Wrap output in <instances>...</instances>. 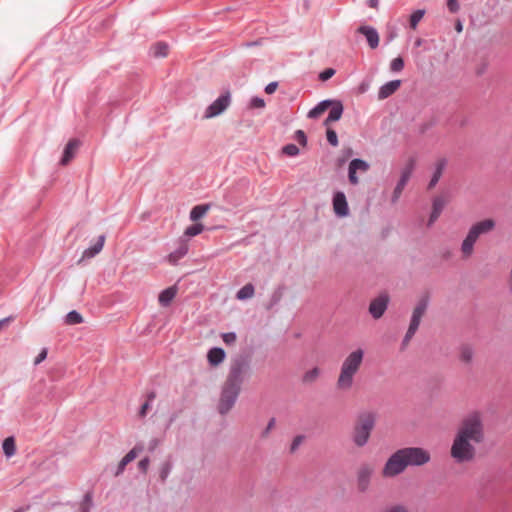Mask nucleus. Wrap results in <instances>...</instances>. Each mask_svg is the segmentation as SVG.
<instances>
[{
    "label": "nucleus",
    "mask_w": 512,
    "mask_h": 512,
    "mask_svg": "<svg viewBox=\"0 0 512 512\" xmlns=\"http://www.w3.org/2000/svg\"><path fill=\"white\" fill-rule=\"evenodd\" d=\"M486 439L484 415L480 411H472L460 421L455 432L450 456L458 463H470L477 454L476 445Z\"/></svg>",
    "instance_id": "1"
},
{
    "label": "nucleus",
    "mask_w": 512,
    "mask_h": 512,
    "mask_svg": "<svg viewBox=\"0 0 512 512\" xmlns=\"http://www.w3.org/2000/svg\"><path fill=\"white\" fill-rule=\"evenodd\" d=\"M247 373V366L244 362L237 361L232 364L228 377L224 383L218 409L221 414L227 413L234 405L240 389L241 384Z\"/></svg>",
    "instance_id": "2"
},
{
    "label": "nucleus",
    "mask_w": 512,
    "mask_h": 512,
    "mask_svg": "<svg viewBox=\"0 0 512 512\" xmlns=\"http://www.w3.org/2000/svg\"><path fill=\"white\" fill-rule=\"evenodd\" d=\"M364 360V350L357 348L351 351L343 360L336 380V388L341 392L352 389L355 376L360 371Z\"/></svg>",
    "instance_id": "3"
},
{
    "label": "nucleus",
    "mask_w": 512,
    "mask_h": 512,
    "mask_svg": "<svg viewBox=\"0 0 512 512\" xmlns=\"http://www.w3.org/2000/svg\"><path fill=\"white\" fill-rule=\"evenodd\" d=\"M377 415L371 411L361 412L355 421L353 427V442L357 447L365 446L375 427Z\"/></svg>",
    "instance_id": "4"
},
{
    "label": "nucleus",
    "mask_w": 512,
    "mask_h": 512,
    "mask_svg": "<svg viewBox=\"0 0 512 512\" xmlns=\"http://www.w3.org/2000/svg\"><path fill=\"white\" fill-rule=\"evenodd\" d=\"M495 228L493 219H484L471 226L467 236L462 242L461 253L463 259H468L474 252V244L481 235L491 232Z\"/></svg>",
    "instance_id": "5"
},
{
    "label": "nucleus",
    "mask_w": 512,
    "mask_h": 512,
    "mask_svg": "<svg viewBox=\"0 0 512 512\" xmlns=\"http://www.w3.org/2000/svg\"><path fill=\"white\" fill-rule=\"evenodd\" d=\"M407 468V462L401 452L397 450L386 461L383 469L382 476L385 478L395 477L401 474Z\"/></svg>",
    "instance_id": "6"
},
{
    "label": "nucleus",
    "mask_w": 512,
    "mask_h": 512,
    "mask_svg": "<svg viewBox=\"0 0 512 512\" xmlns=\"http://www.w3.org/2000/svg\"><path fill=\"white\" fill-rule=\"evenodd\" d=\"M407 466H421L428 463L431 459L430 453L421 447H407L400 449Z\"/></svg>",
    "instance_id": "7"
},
{
    "label": "nucleus",
    "mask_w": 512,
    "mask_h": 512,
    "mask_svg": "<svg viewBox=\"0 0 512 512\" xmlns=\"http://www.w3.org/2000/svg\"><path fill=\"white\" fill-rule=\"evenodd\" d=\"M427 305H428L427 300L422 299L414 308L409 328H408L407 333L403 340L404 345H407L409 343V341L411 340V338L416 333V331L420 325L421 319L427 309Z\"/></svg>",
    "instance_id": "8"
},
{
    "label": "nucleus",
    "mask_w": 512,
    "mask_h": 512,
    "mask_svg": "<svg viewBox=\"0 0 512 512\" xmlns=\"http://www.w3.org/2000/svg\"><path fill=\"white\" fill-rule=\"evenodd\" d=\"M375 472V467L371 463H362L356 472V485L360 492H366L371 484V479Z\"/></svg>",
    "instance_id": "9"
},
{
    "label": "nucleus",
    "mask_w": 512,
    "mask_h": 512,
    "mask_svg": "<svg viewBox=\"0 0 512 512\" xmlns=\"http://www.w3.org/2000/svg\"><path fill=\"white\" fill-rule=\"evenodd\" d=\"M231 103L230 93L226 92L219 96L211 105H209L204 113V119H210L224 112Z\"/></svg>",
    "instance_id": "10"
},
{
    "label": "nucleus",
    "mask_w": 512,
    "mask_h": 512,
    "mask_svg": "<svg viewBox=\"0 0 512 512\" xmlns=\"http://www.w3.org/2000/svg\"><path fill=\"white\" fill-rule=\"evenodd\" d=\"M369 169V165L367 162L361 159H353L349 164L348 169V178L349 182L353 185H357L359 183V179L356 175L358 171L365 173Z\"/></svg>",
    "instance_id": "11"
},
{
    "label": "nucleus",
    "mask_w": 512,
    "mask_h": 512,
    "mask_svg": "<svg viewBox=\"0 0 512 512\" xmlns=\"http://www.w3.org/2000/svg\"><path fill=\"white\" fill-rule=\"evenodd\" d=\"M357 33L363 35L366 38V41L371 49H376L379 46V33L374 27L361 25L357 29Z\"/></svg>",
    "instance_id": "12"
},
{
    "label": "nucleus",
    "mask_w": 512,
    "mask_h": 512,
    "mask_svg": "<svg viewBox=\"0 0 512 512\" xmlns=\"http://www.w3.org/2000/svg\"><path fill=\"white\" fill-rule=\"evenodd\" d=\"M333 210L339 217H345L349 214V207L346 196L343 192H336L333 196Z\"/></svg>",
    "instance_id": "13"
},
{
    "label": "nucleus",
    "mask_w": 512,
    "mask_h": 512,
    "mask_svg": "<svg viewBox=\"0 0 512 512\" xmlns=\"http://www.w3.org/2000/svg\"><path fill=\"white\" fill-rule=\"evenodd\" d=\"M388 297L385 295H381L374 299L369 306V312L375 319H379L382 317L384 312L387 309Z\"/></svg>",
    "instance_id": "14"
},
{
    "label": "nucleus",
    "mask_w": 512,
    "mask_h": 512,
    "mask_svg": "<svg viewBox=\"0 0 512 512\" xmlns=\"http://www.w3.org/2000/svg\"><path fill=\"white\" fill-rule=\"evenodd\" d=\"M401 81L400 80H393L390 82H387L383 86L380 87L378 92V99L384 100L394 94L400 87Z\"/></svg>",
    "instance_id": "15"
},
{
    "label": "nucleus",
    "mask_w": 512,
    "mask_h": 512,
    "mask_svg": "<svg viewBox=\"0 0 512 512\" xmlns=\"http://www.w3.org/2000/svg\"><path fill=\"white\" fill-rule=\"evenodd\" d=\"M79 146H80V142L76 139H71L67 143V145L64 149L63 157L61 159L62 165H67L73 159Z\"/></svg>",
    "instance_id": "16"
},
{
    "label": "nucleus",
    "mask_w": 512,
    "mask_h": 512,
    "mask_svg": "<svg viewBox=\"0 0 512 512\" xmlns=\"http://www.w3.org/2000/svg\"><path fill=\"white\" fill-rule=\"evenodd\" d=\"M332 108L328 117L324 120L323 125L328 127L332 122L338 121L343 114V105L341 102H332Z\"/></svg>",
    "instance_id": "17"
},
{
    "label": "nucleus",
    "mask_w": 512,
    "mask_h": 512,
    "mask_svg": "<svg viewBox=\"0 0 512 512\" xmlns=\"http://www.w3.org/2000/svg\"><path fill=\"white\" fill-rule=\"evenodd\" d=\"M178 292V288L174 285L164 289L158 297L159 304L163 307H167L174 300Z\"/></svg>",
    "instance_id": "18"
},
{
    "label": "nucleus",
    "mask_w": 512,
    "mask_h": 512,
    "mask_svg": "<svg viewBox=\"0 0 512 512\" xmlns=\"http://www.w3.org/2000/svg\"><path fill=\"white\" fill-rule=\"evenodd\" d=\"M415 167H416V158L409 157L401 170V176H400L399 180L402 181V183L407 184Z\"/></svg>",
    "instance_id": "19"
},
{
    "label": "nucleus",
    "mask_w": 512,
    "mask_h": 512,
    "mask_svg": "<svg viewBox=\"0 0 512 512\" xmlns=\"http://www.w3.org/2000/svg\"><path fill=\"white\" fill-rule=\"evenodd\" d=\"M188 250V244L186 242L181 243L175 251L167 256L168 262L172 265L177 264V262L187 254Z\"/></svg>",
    "instance_id": "20"
},
{
    "label": "nucleus",
    "mask_w": 512,
    "mask_h": 512,
    "mask_svg": "<svg viewBox=\"0 0 512 512\" xmlns=\"http://www.w3.org/2000/svg\"><path fill=\"white\" fill-rule=\"evenodd\" d=\"M446 202L442 197H437L433 201L432 212L429 218V225L433 224L440 216Z\"/></svg>",
    "instance_id": "21"
},
{
    "label": "nucleus",
    "mask_w": 512,
    "mask_h": 512,
    "mask_svg": "<svg viewBox=\"0 0 512 512\" xmlns=\"http://www.w3.org/2000/svg\"><path fill=\"white\" fill-rule=\"evenodd\" d=\"M105 239L106 238L104 235L99 236L97 242L93 246L84 250L82 257L83 258H92L95 255H97L98 253H100L101 250L103 249Z\"/></svg>",
    "instance_id": "22"
},
{
    "label": "nucleus",
    "mask_w": 512,
    "mask_h": 512,
    "mask_svg": "<svg viewBox=\"0 0 512 512\" xmlns=\"http://www.w3.org/2000/svg\"><path fill=\"white\" fill-rule=\"evenodd\" d=\"M446 167V160L445 159H439L436 162L435 171L434 174L428 184V188L432 189L439 181V179L442 176V173Z\"/></svg>",
    "instance_id": "23"
},
{
    "label": "nucleus",
    "mask_w": 512,
    "mask_h": 512,
    "mask_svg": "<svg viewBox=\"0 0 512 512\" xmlns=\"http://www.w3.org/2000/svg\"><path fill=\"white\" fill-rule=\"evenodd\" d=\"M207 358L212 366H217L225 359V352L221 348H212L209 350Z\"/></svg>",
    "instance_id": "24"
},
{
    "label": "nucleus",
    "mask_w": 512,
    "mask_h": 512,
    "mask_svg": "<svg viewBox=\"0 0 512 512\" xmlns=\"http://www.w3.org/2000/svg\"><path fill=\"white\" fill-rule=\"evenodd\" d=\"M331 104L332 101L330 100H324L320 102L317 106L308 112V117L311 119L319 118L331 106Z\"/></svg>",
    "instance_id": "25"
},
{
    "label": "nucleus",
    "mask_w": 512,
    "mask_h": 512,
    "mask_svg": "<svg viewBox=\"0 0 512 512\" xmlns=\"http://www.w3.org/2000/svg\"><path fill=\"white\" fill-rule=\"evenodd\" d=\"M3 452L7 457H12L16 453V443L14 437H7L3 441Z\"/></svg>",
    "instance_id": "26"
},
{
    "label": "nucleus",
    "mask_w": 512,
    "mask_h": 512,
    "mask_svg": "<svg viewBox=\"0 0 512 512\" xmlns=\"http://www.w3.org/2000/svg\"><path fill=\"white\" fill-rule=\"evenodd\" d=\"M209 210V205H197L192 208L190 212V219L192 221H197L202 218L207 211Z\"/></svg>",
    "instance_id": "27"
},
{
    "label": "nucleus",
    "mask_w": 512,
    "mask_h": 512,
    "mask_svg": "<svg viewBox=\"0 0 512 512\" xmlns=\"http://www.w3.org/2000/svg\"><path fill=\"white\" fill-rule=\"evenodd\" d=\"M320 375V369L317 367H314L304 373L302 376V382L305 384H311L315 382Z\"/></svg>",
    "instance_id": "28"
},
{
    "label": "nucleus",
    "mask_w": 512,
    "mask_h": 512,
    "mask_svg": "<svg viewBox=\"0 0 512 512\" xmlns=\"http://www.w3.org/2000/svg\"><path fill=\"white\" fill-rule=\"evenodd\" d=\"M254 295V287L252 284L248 283L245 286H243L238 292H237V299L239 300H245L252 298Z\"/></svg>",
    "instance_id": "29"
},
{
    "label": "nucleus",
    "mask_w": 512,
    "mask_h": 512,
    "mask_svg": "<svg viewBox=\"0 0 512 512\" xmlns=\"http://www.w3.org/2000/svg\"><path fill=\"white\" fill-rule=\"evenodd\" d=\"M168 45L163 42H158L152 47L153 55L155 57H166L168 55Z\"/></svg>",
    "instance_id": "30"
},
{
    "label": "nucleus",
    "mask_w": 512,
    "mask_h": 512,
    "mask_svg": "<svg viewBox=\"0 0 512 512\" xmlns=\"http://www.w3.org/2000/svg\"><path fill=\"white\" fill-rule=\"evenodd\" d=\"M473 355H474V352L471 347H469V346L461 347L459 357L463 363H466V364L471 363V361L473 359Z\"/></svg>",
    "instance_id": "31"
},
{
    "label": "nucleus",
    "mask_w": 512,
    "mask_h": 512,
    "mask_svg": "<svg viewBox=\"0 0 512 512\" xmlns=\"http://www.w3.org/2000/svg\"><path fill=\"white\" fill-rule=\"evenodd\" d=\"M65 322L68 325L80 324L83 322V317L80 313L73 310L66 315Z\"/></svg>",
    "instance_id": "32"
},
{
    "label": "nucleus",
    "mask_w": 512,
    "mask_h": 512,
    "mask_svg": "<svg viewBox=\"0 0 512 512\" xmlns=\"http://www.w3.org/2000/svg\"><path fill=\"white\" fill-rule=\"evenodd\" d=\"M425 14L424 10H416L410 16V26L412 29H416L418 23L422 20Z\"/></svg>",
    "instance_id": "33"
},
{
    "label": "nucleus",
    "mask_w": 512,
    "mask_h": 512,
    "mask_svg": "<svg viewBox=\"0 0 512 512\" xmlns=\"http://www.w3.org/2000/svg\"><path fill=\"white\" fill-rule=\"evenodd\" d=\"M204 230V226L201 223H196L186 228L185 235L189 237H194L200 234Z\"/></svg>",
    "instance_id": "34"
},
{
    "label": "nucleus",
    "mask_w": 512,
    "mask_h": 512,
    "mask_svg": "<svg viewBox=\"0 0 512 512\" xmlns=\"http://www.w3.org/2000/svg\"><path fill=\"white\" fill-rule=\"evenodd\" d=\"M326 128H327V130H326L327 141L334 147L338 146L339 142H338V137H337L335 130L331 129L329 126Z\"/></svg>",
    "instance_id": "35"
},
{
    "label": "nucleus",
    "mask_w": 512,
    "mask_h": 512,
    "mask_svg": "<svg viewBox=\"0 0 512 512\" xmlns=\"http://www.w3.org/2000/svg\"><path fill=\"white\" fill-rule=\"evenodd\" d=\"M404 68V61L401 57L394 58L390 63L393 72H400Z\"/></svg>",
    "instance_id": "36"
},
{
    "label": "nucleus",
    "mask_w": 512,
    "mask_h": 512,
    "mask_svg": "<svg viewBox=\"0 0 512 512\" xmlns=\"http://www.w3.org/2000/svg\"><path fill=\"white\" fill-rule=\"evenodd\" d=\"M405 186H406V183H402V181H400V180L398 181V183L393 191L392 202H396L399 199Z\"/></svg>",
    "instance_id": "37"
},
{
    "label": "nucleus",
    "mask_w": 512,
    "mask_h": 512,
    "mask_svg": "<svg viewBox=\"0 0 512 512\" xmlns=\"http://www.w3.org/2000/svg\"><path fill=\"white\" fill-rule=\"evenodd\" d=\"M141 451H142V447L135 446L123 458H125V460L128 461V463H130L138 456V454Z\"/></svg>",
    "instance_id": "38"
},
{
    "label": "nucleus",
    "mask_w": 512,
    "mask_h": 512,
    "mask_svg": "<svg viewBox=\"0 0 512 512\" xmlns=\"http://www.w3.org/2000/svg\"><path fill=\"white\" fill-rule=\"evenodd\" d=\"M141 451H142V447L135 446L123 458H125V460L128 461V463H130L138 456V454Z\"/></svg>",
    "instance_id": "39"
},
{
    "label": "nucleus",
    "mask_w": 512,
    "mask_h": 512,
    "mask_svg": "<svg viewBox=\"0 0 512 512\" xmlns=\"http://www.w3.org/2000/svg\"><path fill=\"white\" fill-rule=\"evenodd\" d=\"M155 398V393H150L148 395V400L142 405L140 411H139V415L141 417H144L148 411V409L150 408V401H152L153 399Z\"/></svg>",
    "instance_id": "40"
},
{
    "label": "nucleus",
    "mask_w": 512,
    "mask_h": 512,
    "mask_svg": "<svg viewBox=\"0 0 512 512\" xmlns=\"http://www.w3.org/2000/svg\"><path fill=\"white\" fill-rule=\"evenodd\" d=\"M283 153L288 156H296L299 153V148L294 144H288L283 147Z\"/></svg>",
    "instance_id": "41"
},
{
    "label": "nucleus",
    "mask_w": 512,
    "mask_h": 512,
    "mask_svg": "<svg viewBox=\"0 0 512 512\" xmlns=\"http://www.w3.org/2000/svg\"><path fill=\"white\" fill-rule=\"evenodd\" d=\"M222 340L226 345H233L237 340V336L233 332L224 333L222 334Z\"/></svg>",
    "instance_id": "42"
},
{
    "label": "nucleus",
    "mask_w": 512,
    "mask_h": 512,
    "mask_svg": "<svg viewBox=\"0 0 512 512\" xmlns=\"http://www.w3.org/2000/svg\"><path fill=\"white\" fill-rule=\"evenodd\" d=\"M275 424H276V421L274 418H271L266 426V428L261 432V438L265 439L269 436V433L271 432V430L274 429L275 427Z\"/></svg>",
    "instance_id": "43"
},
{
    "label": "nucleus",
    "mask_w": 512,
    "mask_h": 512,
    "mask_svg": "<svg viewBox=\"0 0 512 512\" xmlns=\"http://www.w3.org/2000/svg\"><path fill=\"white\" fill-rule=\"evenodd\" d=\"M251 108L261 109L265 107V101L262 98L254 97L250 102Z\"/></svg>",
    "instance_id": "44"
},
{
    "label": "nucleus",
    "mask_w": 512,
    "mask_h": 512,
    "mask_svg": "<svg viewBox=\"0 0 512 512\" xmlns=\"http://www.w3.org/2000/svg\"><path fill=\"white\" fill-rule=\"evenodd\" d=\"M92 504V497L89 493H87L84 497L81 510L82 512H88Z\"/></svg>",
    "instance_id": "45"
},
{
    "label": "nucleus",
    "mask_w": 512,
    "mask_h": 512,
    "mask_svg": "<svg viewBox=\"0 0 512 512\" xmlns=\"http://www.w3.org/2000/svg\"><path fill=\"white\" fill-rule=\"evenodd\" d=\"M303 436H296L293 441H292V444L290 446V452L291 453H294L298 447L301 445V443L303 442Z\"/></svg>",
    "instance_id": "46"
},
{
    "label": "nucleus",
    "mask_w": 512,
    "mask_h": 512,
    "mask_svg": "<svg viewBox=\"0 0 512 512\" xmlns=\"http://www.w3.org/2000/svg\"><path fill=\"white\" fill-rule=\"evenodd\" d=\"M335 74V70L332 68L325 69L323 72L320 73V79L322 81H326L330 79Z\"/></svg>",
    "instance_id": "47"
},
{
    "label": "nucleus",
    "mask_w": 512,
    "mask_h": 512,
    "mask_svg": "<svg viewBox=\"0 0 512 512\" xmlns=\"http://www.w3.org/2000/svg\"><path fill=\"white\" fill-rule=\"evenodd\" d=\"M447 7L450 12L456 13L459 10L458 0H447Z\"/></svg>",
    "instance_id": "48"
},
{
    "label": "nucleus",
    "mask_w": 512,
    "mask_h": 512,
    "mask_svg": "<svg viewBox=\"0 0 512 512\" xmlns=\"http://www.w3.org/2000/svg\"><path fill=\"white\" fill-rule=\"evenodd\" d=\"M48 350L46 348H43L41 352L38 354V356L34 360V365H38L41 362H43L47 357Z\"/></svg>",
    "instance_id": "49"
},
{
    "label": "nucleus",
    "mask_w": 512,
    "mask_h": 512,
    "mask_svg": "<svg viewBox=\"0 0 512 512\" xmlns=\"http://www.w3.org/2000/svg\"><path fill=\"white\" fill-rule=\"evenodd\" d=\"M296 139H297V141H298L301 145H303V146H305V145H306V142H307L306 135H305V133H304L302 130H298V131L296 132Z\"/></svg>",
    "instance_id": "50"
},
{
    "label": "nucleus",
    "mask_w": 512,
    "mask_h": 512,
    "mask_svg": "<svg viewBox=\"0 0 512 512\" xmlns=\"http://www.w3.org/2000/svg\"><path fill=\"white\" fill-rule=\"evenodd\" d=\"M277 87H278L277 82H271L265 87V92L267 94H273L276 91Z\"/></svg>",
    "instance_id": "51"
},
{
    "label": "nucleus",
    "mask_w": 512,
    "mask_h": 512,
    "mask_svg": "<svg viewBox=\"0 0 512 512\" xmlns=\"http://www.w3.org/2000/svg\"><path fill=\"white\" fill-rule=\"evenodd\" d=\"M128 464H129L128 461H126L125 458H122V460L118 464V469H117L115 475L116 476L120 475L124 471L126 465H128Z\"/></svg>",
    "instance_id": "52"
},
{
    "label": "nucleus",
    "mask_w": 512,
    "mask_h": 512,
    "mask_svg": "<svg viewBox=\"0 0 512 512\" xmlns=\"http://www.w3.org/2000/svg\"><path fill=\"white\" fill-rule=\"evenodd\" d=\"M149 466V459L144 458L138 463V467L142 472H146Z\"/></svg>",
    "instance_id": "53"
},
{
    "label": "nucleus",
    "mask_w": 512,
    "mask_h": 512,
    "mask_svg": "<svg viewBox=\"0 0 512 512\" xmlns=\"http://www.w3.org/2000/svg\"><path fill=\"white\" fill-rule=\"evenodd\" d=\"M387 512H409V511L403 506H394V507L390 508Z\"/></svg>",
    "instance_id": "54"
},
{
    "label": "nucleus",
    "mask_w": 512,
    "mask_h": 512,
    "mask_svg": "<svg viewBox=\"0 0 512 512\" xmlns=\"http://www.w3.org/2000/svg\"><path fill=\"white\" fill-rule=\"evenodd\" d=\"M455 30L458 32V33H461L463 31V24L460 20H457L456 21V24H455Z\"/></svg>",
    "instance_id": "55"
},
{
    "label": "nucleus",
    "mask_w": 512,
    "mask_h": 512,
    "mask_svg": "<svg viewBox=\"0 0 512 512\" xmlns=\"http://www.w3.org/2000/svg\"><path fill=\"white\" fill-rule=\"evenodd\" d=\"M369 6L373 9L378 8L379 0H369L368 2Z\"/></svg>",
    "instance_id": "56"
},
{
    "label": "nucleus",
    "mask_w": 512,
    "mask_h": 512,
    "mask_svg": "<svg viewBox=\"0 0 512 512\" xmlns=\"http://www.w3.org/2000/svg\"><path fill=\"white\" fill-rule=\"evenodd\" d=\"M168 473H169V467H168V466H166V467L162 470V472H161V478L164 480V479L167 477Z\"/></svg>",
    "instance_id": "57"
},
{
    "label": "nucleus",
    "mask_w": 512,
    "mask_h": 512,
    "mask_svg": "<svg viewBox=\"0 0 512 512\" xmlns=\"http://www.w3.org/2000/svg\"><path fill=\"white\" fill-rule=\"evenodd\" d=\"M422 43H423V39H421V38H417V39L415 40V43H414V44H415V46H416V47H419V46H421V45H422Z\"/></svg>",
    "instance_id": "58"
},
{
    "label": "nucleus",
    "mask_w": 512,
    "mask_h": 512,
    "mask_svg": "<svg viewBox=\"0 0 512 512\" xmlns=\"http://www.w3.org/2000/svg\"><path fill=\"white\" fill-rule=\"evenodd\" d=\"M8 322L7 319L0 320V329Z\"/></svg>",
    "instance_id": "59"
},
{
    "label": "nucleus",
    "mask_w": 512,
    "mask_h": 512,
    "mask_svg": "<svg viewBox=\"0 0 512 512\" xmlns=\"http://www.w3.org/2000/svg\"><path fill=\"white\" fill-rule=\"evenodd\" d=\"M28 508L29 507H27V508H18L14 512H25L26 510H28Z\"/></svg>",
    "instance_id": "60"
}]
</instances>
